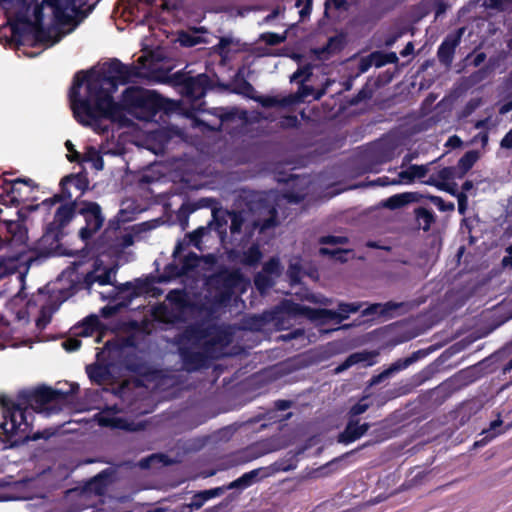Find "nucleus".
Here are the masks:
<instances>
[{"instance_id": "a878e982", "label": "nucleus", "mask_w": 512, "mask_h": 512, "mask_svg": "<svg viewBox=\"0 0 512 512\" xmlns=\"http://www.w3.org/2000/svg\"><path fill=\"white\" fill-rule=\"evenodd\" d=\"M100 264L95 263L94 269L88 272L84 277V282L88 287L94 283H98L101 286L115 285L111 280L112 273H115L113 268H105L102 274H97Z\"/></svg>"}, {"instance_id": "423d86ee", "label": "nucleus", "mask_w": 512, "mask_h": 512, "mask_svg": "<svg viewBox=\"0 0 512 512\" xmlns=\"http://www.w3.org/2000/svg\"><path fill=\"white\" fill-rule=\"evenodd\" d=\"M39 184L27 177L14 180L3 178L0 184V203L7 207H18L31 199V194L38 190Z\"/></svg>"}, {"instance_id": "4be33fe9", "label": "nucleus", "mask_w": 512, "mask_h": 512, "mask_svg": "<svg viewBox=\"0 0 512 512\" xmlns=\"http://www.w3.org/2000/svg\"><path fill=\"white\" fill-rule=\"evenodd\" d=\"M423 200V193L420 192H403L395 194L385 199L382 203L383 207L390 210L402 208L410 203H418Z\"/></svg>"}, {"instance_id": "c03bdc74", "label": "nucleus", "mask_w": 512, "mask_h": 512, "mask_svg": "<svg viewBox=\"0 0 512 512\" xmlns=\"http://www.w3.org/2000/svg\"><path fill=\"white\" fill-rule=\"evenodd\" d=\"M101 325L99 318L96 315H90L83 320L82 327V335L89 336L96 332Z\"/></svg>"}, {"instance_id": "603ef678", "label": "nucleus", "mask_w": 512, "mask_h": 512, "mask_svg": "<svg viewBox=\"0 0 512 512\" xmlns=\"http://www.w3.org/2000/svg\"><path fill=\"white\" fill-rule=\"evenodd\" d=\"M147 61V57L142 55L138 58L139 65L135 64H127L128 65V83L131 82L135 78L142 77L141 67L145 66V62Z\"/></svg>"}, {"instance_id": "2f4dec72", "label": "nucleus", "mask_w": 512, "mask_h": 512, "mask_svg": "<svg viewBox=\"0 0 512 512\" xmlns=\"http://www.w3.org/2000/svg\"><path fill=\"white\" fill-rule=\"evenodd\" d=\"M494 70V65L488 63L478 70L472 72L468 78L467 82L470 86H476L487 80Z\"/></svg>"}, {"instance_id": "c9c22d12", "label": "nucleus", "mask_w": 512, "mask_h": 512, "mask_svg": "<svg viewBox=\"0 0 512 512\" xmlns=\"http://www.w3.org/2000/svg\"><path fill=\"white\" fill-rule=\"evenodd\" d=\"M252 100L256 101L264 108L285 107L289 104V101L286 98L279 99L276 96H256L254 94V98H252Z\"/></svg>"}, {"instance_id": "c85d7f7f", "label": "nucleus", "mask_w": 512, "mask_h": 512, "mask_svg": "<svg viewBox=\"0 0 512 512\" xmlns=\"http://www.w3.org/2000/svg\"><path fill=\"white\" fill-rule=\"evenodd\" d=\"M296 453L290 451L288 453L289 457L280 459L272 463L268 468H266V472L270 473V475L278 473V472H288L296 469L297 467V459Z\"/></svg>"}, {"instance_id": "4c0bfd02", "label": "nucleus", "mask_w": 512, "mask_h": 512, "mask_svg": "<svg viewBox=\"0 0 512 512\" xmlns=\"http://www.w3.org/2000/svg\"><path fill=\"white\" fill-rule=\"evenodd\" d=\"M65 183H70L77 190L82 193L89 188V180L86 175L83 174H69L63 177V185Z\"/></svg>"}, {"instance_id": "79ce46f5", "label": "nucleus", "mask_w": 512, "mask_h": 512, "mask_svg": "<svg viewBox=\"0 0 512 512\" xmlns=\"http://www.w3.org/2000/svg\"><path fill=\"white\" fill-rule=\"evenodd\" d=\"M228 216L231 220V224H230L231 234L233 236L240 234L242 231L244 222H245L244 212L232 210V211L228 212Z\"/></svg>"}, {"instance_id": "7c9ffc66", "label": "nucleus", "mask_w": 512, "mask_h": 512, "mask_svg": "<svg viewBox=\"0 0 512 512\" xmlns=\"http://www.w3.org/2000/svg\"><path fill=\"white\" fill-rule=\"evenodd\" d=\"M263 257L258 244H252L246 251L243 252L240 262L249 267L257 266Z\"/></svg>"}, {"instance_id": "a19ab883", "label": "nucleus", "mask_w": 512, "mask_h": 512, "mask_svg": "<svg viewBox=\"0 0 512 512\" xmlns=\"http://www.w3.org/2000/svg\"><path fill=\"white\" fill-rule=\"evenodd\" d=\"M404 306H406L404 302L388 301L384 304H374L373 306H371L370 310L376 312L378 309H380V315L391 317L394 311L403 308Z\"/></svg>"}, {"instance_id": "393cba45", "label": "nucleus", "mask_w": 512, "mask_h": 512, "mask_svg": "<svg viewBox=\"0 0 512 512\" xmlns=\"http://www.w3.org/2000/svg\"><path fill=\"white\" fill-rule=\"evenodd\" d=\"M346 45V36L343 33L334 35L330 37L326 43L321 48L315 49L314 52L318 58H322L323 54L334 55L341 52Z\"/></svg>"}, {"instance_id": "ddd939ff", "label": "nucleus", "mask_w": 512, "mask_h": 512, "mask_svg": "<svg viewBox=\"0 0 512 512\" xmlns=\"http://www.w3.org/2000/svg\"><path fill=\"white\" fill-rule=\"evenodd\" d=\"M211 335L209 327H205L200 322H195L187 325L184 330L177 334L174 338L175 344L187 345L191 343L193 346L199 347L201 342Z\"/></svg>"}, {"instance_id": "13d9d810", "label": "nucleus", "mask_w": 512, "mask_h": 512, "mask_svg": "<svg viewBox=\"0 0 512 512\" xmlns=\"http://www.w3.org/2000/svg\"><path fill=\"white\" fill-rule=\"evenodd\" d=\"M458 171L454 166H447L440 169L437 173V177L441 182H452L455 178H457Z\"/></svg>"}, {"instance_id": "37998d69", "label": "nucleus", "mask_w": 512, "mask_h": 512, "mask_svg": "<svg viewBox=\"0 0 512 512\" xmlns=\"http://www.w3.org/2000/svg\"><path fill=\"white\" fill-rule=\"evenodd\" d=\"M181 276H184L181 266L175 262H171V263H168L164 267V271H163L162 275L160 276V281L168 282V281L174 280L176 278H179Z\"/></svg>"}, {"instance_id": "cd10ccee", "label": "nucleus", "mask_w": 512, "mask_h": 512, "mask_svg": "<svg viewBox=\"0 0 512 512\" xmlns=\"http://www.w3.org/2000/svg\"><path fill=\"white\" fill-rule=\"evenodd\" d=\"M86 373L90 381L97 385H102L111 376L109 367L98 363L88 365L86 367Z\"/></svg>"}, {"instance_id": "9b49d317", "label": "nucleus", "mask_w": 512, "mask_h": 512, "mask_svg": "<svg viewBox=\"0 0 512 512\" xmlns=\"http://www.w3.org/2000/svg\"><path fill=\"white\" fill-rule=\"evenodd\" d=\"M250 210L259 211L260 214H265L266 217L263 219L259 217L252 222L251 229L247 233L249 236L256 229L259 233H265L279 225L277 207L270 200L261 198L251 204Z\"/></svg>"}, {"instance_id": "338daca9", "label": "nucleus", "mask_w": 512, "mask_h": 512, "mask_svg": "<svg viewBox=\"0 0 512 512\" xmlns=\"http://www.w3.org/2000/svg\"><path fill=\"white\" fill-rule=\"evenodd\" d=\"M405 33H406L405 28H400L394 32L389 33L385 37V41H384L385 46L392 47Z\"/></svg>"}, {"instance_id": "680f3d73", "label": "nucleus", "mask_w": 512, "mask_h": 512, "mask_svg": "<svg viewBox=\"0 0 512 512\" xmlns=\"http://www.w3.org/2000/svg\"><path fill=\"white\" fill-rule=\"evenodd\" d=\"M16 269L15 263L13 259L6 260L4 258L0 259V279L13 274Z\"/></svg>"}, {"instance_id": "a211bd4d", "label": "nucleus", "mask_w": 512, "mask_h": 512, "mask_svg": "<svg viewBox=\"0 0 512 512\" xmlns=\"http://www.w3.org/2000/svg\"><path fill=\"white\" fill-rule=\"evenodd\" d=\"M370 427L371 425L367 422L360 424L359 419L348 417L344 430L338 435V442L350 444L365 435Z\"/></svg>"}, {"instance_id": "6e6d98bb", "label": "nucleus", "mask_w": 512, "mask_h": 512, "mask_svg": "<svg viewBox=\"0 0 512 512\" xmlns=\"http://www.w3.org/2000/svg\"><path fill=\"white\" fill-rule=\"evenodd\" d=\"M312 76V66L310 64L299 67L290 77L291 82H296L302 78L301 83L308 81Z\"/></svg>"}, {"instance_id": "e2e57ef3", "label": "nucleus", "mask_w": 512, "mask_h": 512, "mask_svg": "<svg viewBox=\"0 0 512 512\" xmlns=\"http://www.w3.org/2000/svg\"><path fill=\"white\" fill-rule=\"evenodd\" d=\"M349 239L346 236H334L327 235L322 236L319 239V243L323 245H338V244H347Z\"/></svg>"}, {"instance_id": "72a5a7b5", "label": "nucleus", "mask_w": 512, "mask_h": 512, "mask_svg": "<svg viewBox=\"0 0 512 512\" xmlns=\"http://www.w3.org/2000/svg\"><path fill=\"white\" fill-rule=\"evenodd\" d=\"M371 58L373 59V64L375 67L380 68L387 64H397L399 59L395 52H373L371 53Z\"/></svg>"}, {"instance_id": "7ed1b4c3", "label": "nucleus", "mask_w": 512, "mask_h": 512, "mask_svg": "<svg viewBox=\"0 0 512 512\" xmlns=\"http://www.w3.org/2000/svg\"><path fill=\"white\" fill-rule=\"evenodd\" d=\"M78 0H39L30 11H16L13 16L6 11L8 25L15 42L21 43V39L26 34H31L36 44L54 45L60 40V36L52 35L51 28L44 26V8L49 7L52 10L54 21L62 26H67L72 22V16L68 11H76Z\"/></svg>"}, {"instance_id": "0e129e2a", "label": "nucleus", "mask_w": 512, "mask_h": 512, "mask_svg": "<svg viewBox=\"0 0 512 512\" xmlns=\"http://www.w3.org/2000/svg\"><path fill=\"white\" fill-rule=\"evenodd\" d=\"M52 315L51 312L47 311L46 308H42L40 310V314L38 318L36 319V327L39 330H43L46 328V326L51 322Z\"/></svg>"}, {"instance_id": "6ab92c4d", "label": "nucleus", "mask_w": 512, "mask_h": 512, "mask_svg": "<svg viewBox=\"0 0 512 512\" xmlns=\"http://www.w3.org/2000/svg\"><path fill=\"white\" fill-rule=\"evenodd\" d=\"M418 353H419V351L414 352L409 357L400 358L397 361H395L394 363H392L388 368H386L385 370L380 372L379 374L373 375L371 377V379L369 380V385L370 386L378 385V384L382 383L383 381H385L386 379H388L389 377H391L392 375H394L395 373L406 369L407 367H409L412 363H414L418 359V356H417Z\"/></svg>"}, {"instance_id": "39448f33", "label": "nucleus", "mask_w": 512, "mask_h": 512, "mask_svg": "<svg viewBox=\"0 0 512 512\" xmlns=\"http://www.w3.org/2000/svg\"><path fill=\"white\" fill-rule=\"evenodd\" d=\"M245 282V277L240 269H220L210 277V283L215 290L213 303L218 306H227L236 289L244 285Z\"/></svg>"}, {"instance_id": "5701e85b", "label": "nucleus", "mask_w": 512, "mask_h": 512, "mask_svg": "<svg viewBox=\"0 0 512 512\" xmlns=\"http://www.w3.org/2000/svg\"><path fill=\"white\" fill-rule=\"evenodd\" d=\"M98 422L103 427H110L129 432L139 431L144 428L142 423H135L134 421H130L124 417L101 416Z\"/></svg>"}, {"instance_id": "5fc2aeb1", "label": "nucleus", "mask_w": 512, "mask_h": 512, "mask_svg": "<svg viewBox=\"0 0 512 512\" xmlns=\"http://www.w3.org/2000/svg\"><path fill=\"white\" fill-rule=\"evenodd\" d=\"M262 271L270 276H279L281 274V264L278 258L272 257L264 263Z\"/></svg>"}, {"instance_id": "f03ea898", "label": "nucleus", "mask_w": 512, "mask_h": 512, "mask_svg": "<svg viewBox=\"0 0 512 512\" xmlns=\"http://www.w3.org/2000/svg\"><path fill=\"white\" fill-rule=\"evenodd\" d=\"M95 107L88 105V101L81 103L82 113L75 117L76 121L84 127L91 128L95 133L104 135L109 132V125L104 121L125 124L128 119L126 113L139 119L149 121L163 109L164 99L145 88L139 86L127 87L121 94L119 102L111 95L100 99Z\"/></svg>"}, {"instance_id": "4d7b16f0", "label": "nucleus", "mask_w": 512, "mask_h": 512, "mask_svg": "<svg viewBox=\"0 0 512 512\" xmlns=\"http://www.w3.org/2000/svg\"><path fill=\"white\" fill-rule=\"evenodd\" d=\"M233 44V39L229 37H221L218 44L214 46V51L222 58H227L230 49L229 46Z\"/></svg>"}, {"instance_id": "052dcab7", "label": "nucleus", "mask_w": 512, "mask_h": 512, "mask_svg": "<svg viewBox=\"0 0 512 512\" xmlns=\"http://www.w3.org/2000/svg\"><path fill=\"white\" fill-rule=\"evenodd\" d=\"M260 40L269 46H275L285 41V36L275 32H266L260 35Z\"/></svg>"}, {"instance_id": "8fccbe9b", "label": "nucleus", "mask_w": 512, "mask_h": 512, "mask_svg": "<svg viewBox=\"0 0 512 512\" xmlns=\"http://www.w3.org/2000/svg\"><path fill=\"white\" fill-rule=\"evenodd\" d=\"M360 306L356 303H344L338 304L337 313L339 314L338 323L346 320L351 313H356Z\"/></svg>"}, {"instance_id": "20e7f679", "label": "nucleus", "mask_w": 512, "mask_h": 512, "mask_svg": "<svg viewBox=\"0 0 512 512\" xmlns=\"http://www.w3.org/2000/svg\"><path fill=\"white\" fill-rule=\"evenodd\" d=\"M128 65L119 59L113 58L104 64L101 72L97 75L90 74L83 70L78 71L69 89L70 106L74 118L82 113L81 103L88 101L91 107L97 106L101 98L116 92L118 85L128 83Z\"/></svg>"}, {"instance_id": "1a4fd4ad", "label": "nucleus", "mask_w": 512, "mask_h": 512, "mask_svg": "<svg viewBox=\"0 0 512 512\" xmlns=\"http://www.w3.org/2000/svg\"><path fill=\"white\" fill-rule=\"evenodd\" d=\"M84 218L85 226L79 230V238L88 242L102 228L104 216L102 208L97 202L79 200L78 214Z\"/></svg>"}, {"instance_id": "dca6fc26", "label": "nucleus", "mask_w": 512, "mask_h": 512, "mask_svg": "<svg viewBox=\"0 0 512 512\" xmlns=\"http://www.w3.org/2000/svg\"><path fill=\"white\" fill-rule=\"evenodd\" d=\"M53 221L48 223L56 230L64 231V228L76 217L79 208V199L67 203H58Z\"/></svg>"}, {"instance_id": "bf43d9fd", "label": "nucleus", "mask_w": 512, "mask_h": 512, "mask_svg": "<svg viewBox=\"0 0 512 512\" xmlns=\"http://www.w3.org/2000/svg\"><path fill=\"white\" fill-rule=\"evenodd\" d=\"M366 360V355L364 353H353L349 355L346 360L339 366L338 370L342 371L344 369H347L351 367L354 364L363 362Z\"/></svg>"}, {"instance_id": "b1692460", "label": "nucleus", "mask_w": 512, "mask_h": 512, "mask_svg": "<svg viewBox=\"0 0 512 512\" xmlns=\"http://www.w3.org/2000/svg\"><path fill=\"white\" fill-rule=\"evenodd\" d=\"M68 185H70V183H65L63 185V178H62L60 183H59V186H60V192L59 193H56L52 197L43 200L41 202V204H37L35 206H29L28 209L29 210H36L40 206H42V207H44V208L49 210L52 206H54V205H56L58 203H67V202L73 201L72 200V193L70 192V190L68 188Z\"/></svg>"}, {"instance_id": "de8ad7c7", "label": "nucleus", "mask_w": 512, "mask_h": 512, "mask_svg": "<svg viewBox=\"0 0 512 512\" xmlns=\"http://www.w3.org/2000/svg\"><path fill=\"white\" fill-rule=\"evenodd\" d=\"M398 177H399V179L392 180L391 182L388 181L389 180L388 177L379 178L378 180L381 181V183L383 185H387V184L397 185L402 182L412 183L414 181V175L412 174L411 165L408 167V169L399 172Z\"/></svg>"}, {"instance_id": "6e6552de", "label": "nucleus", "mask_w": 512, "mask_h": 512, "mask_svg": "<svg viewBox=\"0 0 512 512\" xmlns=\"http://www.w3.org/2000/svg\"><path fill=\"white\" fill-rule=\"evenodd\" d=\"M171 81L180 88V92L186 98L191 100H200L209 90L217 87L206 73L192 76L190 72L177 71L171 75Z\"/></svg>"}, {"instance_id": "58836bf2", "label": "nucleus", "mask_w": 512, "mask_h": 512, "mask_svg": "<svg viewBox=\"0 0 512 512\" xmlns=\"http://www.w3.org/2000/svg\"><path fill=\"white\" fill-rule=\"evenodd\" d=\"M274 284L275 281L272 276L264 273L263 271L258 272L254 276V285L260 293H265L270 288H272Z\"/></svg>"}, {"instance_id": "0eeeda50", "label": "nucleus", "mask_w": 512, "mask_h": 512, "mask_svg": "<svg viewBox=\"0 0 512 512\" xmlns=\"http://www.w3.org/2000/svg\"><path fill=\"white\" fill-rule=\"evenodd\" d=\"M166 300L175 307L177 312L169 309L164 304H159L154 310L155 317L165 324L185 322V312L196 308V304L190 301L186 292L181 289L169 291Z\"/></svg>"}, {"instance_id": "9d476101", "label": "nucleus", "mask_w": 512, "mask_h": 512, "mask_svg": "<svg viewBox=\"0 0 512 512\" xmlns=\"http://www.w3.org/2000/svg\"><path fill=\"white\" fill-rule=\"evenodd\" d=\"M65 235L64 231L56 230L47 224L43 235L33 244L32 251L39 258L62 255L61 240Z\"/></svg>"}, {"instance_id": "412c9836", "label": "nucleus", "mask_w": 512, "mask_h": 512, "mask_svg": "<svg viewBox=\"0 0 512 512\" xmlns=\"http://www.w3.org/2000/svg\"><path fill=\"white\" fill-rule=\"evenodd\" d=\"M270 473L266 472V468L261 467L257 469H253L249 472L244 473L242 476L237 478L236 480L230 482L226 485L227 489H246L258 482L259 480L269 477Z\"/></svg>"}, {"instance_id": "864d4df0", "label": "nucleus", "mask_w": 512, "mask_h": 512, "mask_svg": "<svg viewBox=\"0 0 512 512\" xmlns=\"http://www.w3.org/2000/svg\"><path fill=\"white\" fill-rule=\"evenodd\" d=\"M373 95L372 89L366 84L364 85L357 94L353 95L349 100L350 105H358L365 100H369Z\"/></svg>"}, {"instance_id": "e433bc0d", "label": "nucleus", "mask_w": 512, "mask_h": 512, "mask_svg": "<svg viewBox=\"0 0 512 512\" xmlns=\"http://www.w3.org/2000/svg\"><path fill=\"white\" fill-rule=\"evenodd\" d=\"M125 214H127V210L120 209L117 215L110 219L107 224V228L105 229V234L109 233H117L120 230L121 224L130 222L133 220V217H125Z\"/></svg>"}, {"instance_id": "f704fd0d", "label": "nucleus", "mask_w": 512, "mask_h": 512, "mask_svg": "<svg viewBox=\"0 0 512 512\" xmlns=\"http://www.w3.org/2000/svg\"><path fill=\"white\" fill-rule=\"evenodd\" d=\"M339 314L337 311L326 309V308H313L312 314H310V320L320 321L322 323L336 320L338 322Z\"/></svg>"}, {"instance_id": "ea45409f", "label": "nucleus", "mask_w": 512, "mask_h": 512, "mask_svg": "<svg viewBox=\"0 0 512 512\" xmlns=\"http://www.w3.org/2000/svg\"><path fill=\"white\" fill-rule=\"evenodd\" d=\"M109 476L110 473L108 469H105L96 476H94L89 482L91 489H93L97 494H102L104 489L108 485Z\"/></svg>"}, {"instance_id": "a18cd8bd", "label": "nucleus", "mask_w": 512, "mask_h": 512, "mask_svg": "<svg viewBox=\"0 0 512 512\" xmlns=\"http://www.w3.org/2000/svg\"><path fill=\"white\" fill-rule=\"evenodd\" d=\"M423 199L429 200L433 203L441 212L454 211L455 205L453 202H445L440 196L431 194H423Z\"/></svg>"}, {"instance_id": "2eb2a0df", "label": "nucleus", "mask_w": 512, "mask_h": 512, "mask_svg": "<svg viewBox=\"0 0 512 512\" xmlns=\"http://www.w3.org/2000/svg\"><path fill=\"white\" fill-rule=\"evenodd\" d=\"M216 85L221 90L241 95L249 99L254 98V94L256 93L253 85L244 77L242 68L236 72L229 83H222L218 81Z\"/></svg>"}, {"instance_id": "09e8293b", "label": "nucleus", "mask_w": 512, "mask_h": 512, "mask_svg": "<svg viewBox=\"0 0 512 512\" xmlns=\"http://www.w3.org/2000/svg\"><path fill=\"white\" fill-rule=\"evenodd\" d=\"M199 256L195 252H189L181 261V269L184 275L194 270L199 264Z\"/></svg>"}, {"instance_id": "aec40b11", "label": "nucleus", "mask_w": 512, "mask_h": 512, "mask_svg": "<svg viewBox=\"0 0 512 512\" xmlns=\"http://www.w3.org/2000/svg\"><path fill=\"white\" fill-rule=\"evenodd\" d=\"M227 343L225 333L219 331L215 335L204 339L199 348L206 354L207 360L211 363L212 360L219 358L221 348Z\"/></svg>"}, {"instance_id": "3c124183", "label": "nucleus", "mask_w": 512, "mask_h": 512, "mask_svg": "<svg viewBox=\"0 0 512 512\" xmlns=\"http://www.w3.org/2000/svg\"><path fill=\"white\" fill-rule=\"evenodd\" d=\"M286 310L288 313L292 315L305 316L309 319L310 314H312L313 308L299 303L290 302L287 304Z\"/></svg>"}, {"instance_id": "f8f14e48", "label": "nucleus", "mask_w": 512, "mask_h": 512, "mask_svg": "<svg viewBox=\"0 0 512 512\" xmlns=\"http://www.w3.org/2000/svg\"><path fill=\"white\" fill-rule=\"evenodd\" d=\"M178 354L183 370L188 373L200 371L201 369L208 368L210 365L206 354L200 348L199 350H194L187 345H180L178 346Z\"/></svg>"}, {"instance_id": "f257e3e1", "label": "nucleus", "mask_w": 512, "mask_h": 512, "mask_svg": "<svg viewBox=\"0 0 512 512\" xmlns=\"http://www.w3.org/2000/svg\"><path fill=\"white\" fill-rule=\"evenodd\" d=\"M78 390V384H70V388L67 391L40 386L33 390L18 392L16 400L6 395L0 396V405L4 419L0 427L11 442V446L50 438L52 433L48 430L37 431L30 435L32 425L27 419V415L31 414L29 410L43 413L45 416L57 414L62 410L61 406L67 398L76 394Z\"/></svg>"}, {"instance_id": "473e14b6", "label": "nucleus", "mask_w": 512, "mask_h": 512, "mask_svg": "<svg viewBox=\"0 0 512 512\" xmlns=\"http://www.w3.org/2000/svg\"><path fill=\"white\" fill-rule=\"evenodd\" d=\"M173 42L179 43L182 47L191 48L203 43L204 40L201 36L196 35L195 33L181 30L178 32L177 38Z\"/></svg>"}, {"instance_id": "f3484780", "label": "nucleus", "mask_w": 512, "mask_h": 512, "mask_svg": "<svg viewBox=\"0 0 512 512\" xmlns=\"http://www.w3.org/2000/svg\"><path fill=\"white\" fill-rule=\"evenodd\" d=\"M464 29L460 28L453 34H448L438 47L437 57L442 64L450 65L456 47L460 44Z\"/></svg>"}, {"instance_id": "49530a36", "label": "nucleus", "mask_w": 512, "mask_h": 512, "mask_svg": "<svg viewBox=\"0 0 512 512\" xmlns=\"http://www.w3.org/2000/svg\"><path fill=\"white\" fill-rule=\"evenodd\" d=\"M350 250L347 249H341V248H327V247H320L319 254L322 256H330L331 258L339 261V262H346L347 258L345 255L349 253Z\"/></svg>"}, {"instance_id": "69168bd1", "label": "nucleus", "mask_w": 512, "mask_h": 512, "mask_svg": "<svg viewBox=\"0 0 512 512\" xmlns=\"http://www.w3.org/2000/svg\"><path fill=\"white\" fill-rule=\"evenodd\" d=\"M368 408L369 405L367 403L359 401L350 408L348 412V417L358 419V416L365 413L368 410Z\"/></svg>"}, {"instance_id": "bb28decb", "label": "nucleus", "mask_w": 512, "mask_h": 512, "mask_svg": "<svg viewBox=\"0 0 512 512\" xmlns=\"http://www.w3.org/2000/svg\"><path fill=\"white\" fill-rule=\"evenodd\" d=\"M413 215L415 218L416 225L419 229H422L424 232H428L431 229L432 224L436 222L435 213L426 207H416L413 211Z\"/></svg>"}, {"instance_id": "c756f323", "label": "nucleus", "mask_w": 512, "mask_h": 512, "mask_svg": "<svg viewBox=\"0 0 512 512\" xmlns=\"http://www.w3.org/2000/svg\"><path fill=\"white\" fill-rule=\"evenodd\" d=\"M479 159V152L477 150H469L467 151L457 163V178H463L475 165V163Z\"/></svg>"}, {"instance_id": "774afa93", "label": "nucleus", "mask_w": 512, "mask_h": 512, "mask_svg": "<svg viewBox=\"0 0 512 512\" xmlns=\"http://www.w3.org/2000/svg\"><path fill=\"white\" fill-rule=\"evenodd\" d=\"M299 120L296 115H286L279 121V126L283 129L297 128Z\"/></svg>"}, {"instance_id": "4468645a", "label": "nucleus", "mask_w": 512, "mask_h": 512, "mask_svg": "<svg viewBox=\"0 0 512 512\" xmlns=\"http://www.w3.org/2000/svg\"><path fill=\"white\" fill-rule=\"evenodd\" d=\"M468 373L469 372L467 370H462L454 376L446 379L433 389V394L436 398L446 400L453 393L472 382V380H468Z\"/></svg>"}]
</instances>
